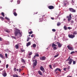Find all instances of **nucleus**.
<instances>
[{"label":"nucleus","instance_id":"nucleus-27","mask_svg":"<svg viewBox=\"0 0 77 77\" xmlns=\"http://www.w3.org/2000/svg\"><path fill=\"white\" fill-rule=\"evenodd\" d=\"M1 14L2 15L3 17H5V13L3 12H2L1 13Z\"/></svg>","mask_w":77,"mask_h":77},{"label":"nucleus","instance_id":"nucleus-30","mask_svg":"<svg viewBox=\"0 0 77 77\" xmlns=\"http://www.w3.org/2000/svg\"><path fill=\"white\" fill-rule=\"evenodd\" d=\"M32 54V52H31L29 53L28 55L29 56H31Z\"/></svg>","mask_w":77,"mask_h":77},{"label":"nucleus","instance_id":"nucleus-12","mask_svg":"<svg viewBox=\"0 0 77 77\" xmlns=\"http://www.w3.org/2000/svg\"><path fill=\"white\" fill-rule=\"evenodd\" d=\"M66 18H68L67 20L68 21H70V20H71V18L69 17L68 16H66Z\"/></svg>","mask_w":77,"mask_h":77},{"label":"nucleus","instance_id":"nucleus-14","mask_svg":"<svg viewBox=\"0 0 77 77\" xmlns=\"http://www.w3.org/2000/svg\"><path fill=\"white\" fill-rule=\"evenodd\" d=\"M31 44V42H29L28 43L26 44V46L27 47H28V46H29Z\"/></svg>","mask_w":77,"mask_h":77},{"label":"nucleus","instance_id":"nucleus-24","mask_svg":"<svg viewBox=\"0 0 77 77\" xmlns=\"http://www.w3.org/2000/svg\"><path fill=\"white\" fill-rule=\"evenodd\" d=\"M64 29L65 30H67V27L66 26H64L63 27Z\"/></svg>","mask_w":77,"mask_h":77},{"label":"nucleus","instance_id":"nucleus-44","mask_svg":"<svg viewBox=\"0 0 77 77\" xmlns=\"http://www.w3.org/2000/svg\"><path fill=\"white\" fill-rule=\"evenodd\" d=\"M8 66H9V65L8 64H7L6 65V68H8Z\"/></svg>","mask_w":77,"mask_h":77},{"label":"nucleus","instance_id":"nucleus-20","mask_svg":"<svg viewBox=\"0 0 77 77\" xmlns=\"http://www.w3.org/2000/svg\"><path fill=\"white\" fill-rule=\"evenodd\" d=\"M21 62H23V63H26V61H25V60L23 59L22 58L21 59Z\"/></svg>","mask_w":77,"mask_h":77},{"label":"nucleus","instance_id":"nucleus-41","mask_svg":"<svg viewBox=\"0 0 77 77\" xmlns=\"http://www.w3.org/2000/svg\"><path fill=\"white\" fill-rule=\"evenodd\" d=\"M49 66L51 69H52V67H51V65H49Z\"/></svg>","mask_w":77,"mask_h":77},{"label":"nucleus","instance_id":"nucleus-6","mask_svg":"<svg viewBox=\"0 0 77 77\" xmlns=\"http://www.w3.org/2000/svg\"><path fill=\"white\" fill-rule=\"evenodd\" d=\"M2 74L4 77H6L7 76V73H6V71L5 70L3 71Z\"/></svg>","mask_w":77,"mask_h":77},{"label":"nucleus","instance_id":"nucleus-25","mask_svg":"<svg viewBox=\"0 0 77 77\" xmlns=\"http://www.w3.org/2000/svg\"><path fill=\"white\" fill-rule=\"evenodd\" d=\"M15 48L16 49H18V48H19V47L18 46V45H15Z\"/></svg>","mask_w":77,"mask_h":77},{"label":"nucleus","instance_id":"nucleus-23","mask_svg":"<svg viewBox=\"0 0 77 77\" xmlns=\"http://www.w3.org/2000/svg\"><path fill=\"white\" fill-rule=\"evenodd\" d=\"M60 24H61V23L60 22H58L57 23V26H60Z\"/></svg>","mask_w":77,"mask_h":77},{"label":"nucleus","instance_id":"nucleus-49","mask_svg":"<svg viewBox=\"0 0 77 77\" xmlns=\"http://www.w3.org/2000/svg\"><path fill=\"white\" fill-rule=\"evenodd\" d=\"M34 36V35L32 34V35H31V38H33V37Z\"/></svg>","mask_w":77,"mask_h":77},{"label":"nucleus","instance_id":"nucleus-45","mask_svg":"<svg viewBox=\"0 0 77 77\" xmlns=\"http://www.w3.org/2000/svg\"><path fill=\"white\" fill-rule=\"evenodd\" d=\"M57 69H57V68L56 69H55V70L54 71V72H56V71H57Z\"/></svg>","mask_w":77,"mask_h":77},{"label":"nucleus","instance_id":"nucleus-55","mask_svg":"<svg viewBox=\"0 0 77 77\" xmlns=\"http://www.w3.org/2000/svg\"><path fill=\"white\" fill-rule=\"evenodd\" d=\"M38 14V12H35L34 13V15H35V14Z\"/></svg>","mask_w":77,"mask_h":77},{"label":"nucleus","instance_id":"nucleus-31","mask_svg":"<svg viewBox=\"0 0 77 77\" xmlns=\"http://www.w3.org/2000/svg\"><path fill=\"white\" fill-rule=\"evenodd\" d=\"M20 2H21V1H20V0H18V1H17V4H20Z\"/></svg>","mask_w":77,"mask_h":77},{"label":"nucleus","instance_id":"nucleus-26","mask_svg":"<svg viewBox=\"0 0 77 77\" xmlns=\"http://www.w3.org/2000/svg\"><path fill=\"white\" fill-rule=\"evenodd\" d=\"M5 32H7V33H10L11 32V31H10L8 30H6L5 31Z\"/></svg>","mask_w":77,"mask_h":77},{"label":"nucleus","instance_id":"nucleus-33","mask_svg":"<svg viewBox=\"0 0 77 77\" xmlns=\"http://www.w3.org/2000/svg\"><path fill=\"white\" fill-rule=\"evenodd\" d=\"M75 53V52L74 51H72L70 53V54H74Z\"/></svg>","mask_w":77,"mask_h":77},{"label":"nucleus","instance_id":"nucleus-64","mask_svg":"<svg viewBox=\"0 0 77 77\" xmlns=\"http://www.w3.org/2000/svg\"><path fill=\"white\" fill-rule=\"evenodd\" d=\"M64 5H66V3H64Z\"/></svg>","mask_w":77,"mask_h":77},{"label":"nucleus","instance_id":"nucleus-38","mask_svg":"<svg viewBox=\"0 0 77 77\" xmlns=\"http://www.w3.org/2000/svg\"><path fill=\"white\" fill-rule=\"evenodd\" d=\"M58 56H59V54H57V55L55 56L54 57H57Z\"/></svg>","mask_w":77,"mask_h":77},{"label":"nucleus","instance_id":"nucleus-15","mask_svg":"<svg viewBox=\"0 0 77 77\" xmlns=\"http://www.w3.org/2000/svg\"><path fill=\"white\" fill-rule=\"evenodd\" d=\"M57 45H55V44L54 43H52V47H57Z\"/></svg>","mask_w":77,"mask_h":77},{"label":"nucleus","instance_id":"nucleus-63","mask_svg":"<svg viewBox=\"0 0 77 77\" xmlns=\"http://www.w3.org/2000/svg\"><path fill=\"white\" fill-rule=\"evenodd\" d=\"M42 20L41 21H39V22H42Z\"/></svg>","mask_w":77,"mask_h":77},{"label":"nucleus","instance_id":"nucleus-59","mask_svg":"<svg viewBox=\"0 0 77 77\" xmlns=\"http://www.w3.org/2000/svg\"><path fill=\"white\" fill-rule=\"evenodd\" d=\"M3 69H0V71H2V70H3Z\"/></svg>","mask_w":77,"mask_h":77},{"label":"nucleus","instance_id":"nucleus-28","mask_svg":"<svg viewBox=\"0 0 77 77\" xmlns=\"http://www.w3.org/2000/svg\"><path fill=\"white\" fill-rule=\"evenodd\" d=\"M0 18L2 20V21H3V20H4V18L3 17H0Z\"/></svg>","mask_w":77,"mask_h":77},{"label":"nucleus","instance_id":"nucleus-19","mask_svg":"<svg viewBox=\"0 0 77 77\" xmlns=\"http://www.w3.org/2000/svg\"><path fill=\"white\" fill-rule=\"evenodd\" d=\"M32 47L33 48H35L36 47V45L35 44H34L32 45Z\"/></svg>","mask_w":77,"mask_h":77},{"label":"nucleus","instance_id":"nucleus-32","mask_svg":"<svg viewBox=\"0 0 77 77\" xmlns=\"http://www.w3.org/2000/svg\"><path fill=\"white\" fill-rule=\"evenodd\" d=\"M53 49L54 50H57V47L55 46L54 47Z\"/></svg>","mask_w":77,"mask_h":77},{"label":"nucleus","instance_id":"nucleus-58","mask_svg":"<svg viewBox=\"0 0 77 77\" xmlns=\"http://www.w3.org/2000/svg\"><path fill=\"white\" fill-rule=\"evenodd\" d=\"M63 21H65L66 20V19H64Z\"/></svg>","mask_w":77,"mask_h":77},{"label":"nucleus","instance_id":"nucleus-18","mask_svg":"<svg viewBox=\"0 0 77 77\" xmlns=\"http://www.w3.org/2000/svg\"><path fill=\"white\" fill-rule=\"evenodd\" d=\"M35 55L34 56V57H39V55L38 53H35Z\"/></svg>","mask_w":77,"mask_h":77},{"label":"nucleus","instance_id":"nucleus-53","mask_svg":"<svg viewBox=\"0 0 77 77\" xmlns=\"http://www.w3.org/2000/svg\"><path fill=\"white\" fill-rule=\"evenodd\" d=\"M71 23H72V24H73L74 23V21L73 20H72L71 21Z\"/></svg>","mask_w":77,"mask_h":77},{"label":"nucleus","instance_id":"nucleus-39","mask_svg":"<svg viewBox=\"0 0 77 77\" xmlns=\"http://www.w3.org/2000/svg\"><path fill=\"white\" fill-rule=\"evenodd\" d=\"M75 61H73V65H75Z\"/></svg>","mask_w":77,"mask_h":77},{"label":"nucleus","instance_id":"nucleus-47","mask_svg":"<svg viewBox=\"0 0 77 77\" xmlns=\"http://www.w3.org/2000/svg\"><path fill=\"white\" fill-rule=\"evenodd\" d=\"M69 17L70 18H71V14H70L69 15Z\"/></svg>","mask_w":77,"mask_h":77},{"label":"nucleus","instance_id":"nucleus-43","mask_svg":"<svg viewBox=\"0 0 77 77\" xmlns=\"http://www.w3.org/2000/svg\"><path fill=\"white\" fill-rule=\"evenodd\" d=\"M67 68H64L63 69V70H64V71H66V69Z\"/></svg>","mask_w":77,"mask_h":77},{"label":"nucleus","instance_id":"nucleus-57","mask_svg":"<svg viewBox=\"0 0 77 77\" xmlns=\"http://www.w3.org/2000/svg\"><path fill=\"white\" fill-rule=\"evenodd\" d=\"M13 2V0H10V2L12 3Z\"/></svg>","mask_w":77,"mask_h":77},{"label":"nucleus","instance_id":"nucleus-17","mask_svg":"<svg viewBox=\"0 0 77 77\" xmlns=\"http://www.w3.org/2000/svg\"><path fill=\"white\" fill-rule=\"evenodd\" d=\"M0 57L2 58V59H3V58H4V56H3V55L1 54H0Z\"/></svg>","mask_w":77,"mask_h":77},{"label":"nucleus","instance_id":"nucleus-29","mask_svg":"<svg viewBox=\"0 0 77 77\" xmlns=\"http://www.w3.org/2000/svg\"><path fill=\"white\" fill-rule=\"evenodd\" d=\"M11 38H12L13 39H16V38L15 36H11Z\"/></svg>","mask_w":77,"mask_h":77},{"label":"nucleus","instance_id":"nucleus-48","mask_svg":"<svg viewBox=\"0 0 77 77\" xmlns=\"http://www.w3.org/2000/svg\"><path fill=\"white\" fill-rule=\"evenodd\" d=\"M5 56L6 57H8V54H5Z\"/></svg>","mask_w":77,"mask_h":77},{"label":"nucleus","instance_id":"nucleus-3","mask_svg":"<svg viewBox=\"0 0 77 77\" xmlns=\"http://www.w3.org/2000/svg\"><path fill=\"white\" fill-rule=\"evenodd\" d=\"M17 10L16 9H14L13 11V13L14 14V15L15 16V17H17V13H16V10Z\"/></svg>","mask_w":77,"mask_h":77},{"label":"nucleus","instance_id":"nucleus-36","mask_svg":"<svg viewBox=\"0 0 77 77\" xmlns=\"http://www.w3.org/2000/svg\"><path fill=\"white\" fill-rule=\"evenodd\" d=\"M32 33H33L32 31H30L29 32V34H32Z\"/></svg>","mask_w":77,"mask_h":77},{"label":"nucleus","instance_id":"nucleus-13","mask_svg":"<svg viewBox=\"0 0 77 77\" xmlns=\"http://www.w3.org/2000/svg\"><path fill=\"white\" fill-rule=\"evenodd\" d=\"M40 69L41 71H44V68L42 66H41L40 67Z\"/></svg>","mask_w":77,"mask_h":77},{"label":"nucleus","instance_id":"nucleus-37","mask_svg":"<svg viewBox=\"0 0 77 77\" xmlns=\"http://www.w3.org/2000/svg\"><path fill=\"white\" fill-rule=\"evenodd\" d=\"M30 37H29L27 39V42H28V41H29V40L30 39Z\"/></svg>","mask_w":77,"mask_h":77},{"label":"nucleus","instance_id":"nucleus-21","mask_svg":"<svg viewBox=\"0 0 77 77\" xmlns=\"http://www.w3.org/2000/svg\"><path fill=\"white\" fill-rule=\"evenodd\" d=\"M21 53H23V52H24L25 51V50L23 49V48H22L21 50Z\"/></svg>","mask_w":77,"mask_h":77},{"label":"nucleus","instance_id":"nucleus-8","mask_svg":"<svg viewBox=\"0 0 77 77\" xmlns=\"http://www.w3.org/2000/svg\"><path fill=\"white\" fill-rule=\"evenodd\" d=\"M57 45H58V46L59 48H61V47H62V44L59 42H57Z\"/></svg>","mask_w":77,"mask_h":77},{"label":"nucleus","instance_id":"nucleus-34","mask_svg":"<svg viewBox=\"0 0 77 77\" xmlns=\"http://www.w3.org/2000/svg\"><path fill=\"white\" fill-rule=\"evenodd\" d=\"M5 19H6V20H10V19L9 18H8V17H5Z\"/></svg>","mask_w":77,"mask_h":77},{"label":"nucleus","instance_id":"nucleus-40","mask_svg":"<svg viewBox=\"0 0 77 77\" xmlns=\"http://www.w3.org/2000/svg\"><path fill=\"white\" fill-rule=\"evenodd\" d=\"M52 31L53 32H56V29H52Z\"/></svg>","mask_w":77,"mask_h":77},{"label":"nucleus","instance_id":"nucleus-35","mask_svg":"<svg viewBox=\"0 0 77 77\" xmlns=\"http://www.w3.org/2000/svg\"><path fill=\"white\" fill-rule=\"evenodd\" d=\"M57 70H58L59 71H60V72H61V70L59 68H57Z\"/></svg>","mask_w":77,"mask_h":77},{"label":"nucleus","instance_id":"nucleus-52","mask_svg":"<svg viewBox=\"0 0 77 77\" xmlns=\"http://www.w3.org/2000/svg\"><path fill=\"white\" fill-rule=\"evenodd\" d=\"M67 29H71V27H69L67 28Z\"/></svg>","mask_w":77,"mask_h":77},{"label":"nucleus","instance_id":"nucleus-16","mask_svg":"<svg viewBox=\"0 0 77 77\" xmlns=\"http://www.w3.org/2000/svg\"><path fill=\"white\" fill-rule=\"evenodd\" d=\"M38 72L40 75H42V73L41 71H39Z\"/></svg>","mask_w":77,"mask_h":77},{"label":"nucleus","instance_id":"nucleus-51","mask_svg":"<svg viewBox=\"0 0 77 77\" xmlns=\"http://www.w3.org/2000/svg\"><path fill=\"white\" fill-rule=\"evenodd\" d=\"M51 20H54V17H51Z\"/></svg>","mask_w":77,"mask_h":77},{"label":"nucleus","instance_id":"nucleus-46","mask_svg":"<svg viewBox=\"0 0 77 77\" xmlns=\"http://www.w3.org/2000/svg\"><path fill=\"white\" fill-rule=\"evenodd\" d=\"M21 69H19V72H21Z\"/></svg>","mask_w":77,"mask_h":77},{"label":"nucleus","instance_id":"nucleus-42","mask_svg":"<svg viewBox=\"0 0 77 77\" xmlns=\"http://www.w3.org/2000/svg\"><path fill=\"white\" fill-rule=\"evenodd\" d=\"M72 3L73 5V4L74 3V2L73 0H72L71 2Z\"/></svg>","mask_w":77,"mask_h":77},{"label":"nucleus","instance_id":"nucleus-9","mask_svg":"<svg viewBox=\"0 0 77 77\" xmlns=\"http://www.w3.org/2000/svg\"><path fill=\"white\" fill-rule=\"evenodd\" d=\"M37 65V61L36 60L35 62L33 63V68H35V66H36Z\"/></svg>","mask_w":77,"mask_h":77},{"label":"nucleus","instance_id":"nucleus-56","mask_svg":"<svg viewBox=\"0 0 77 77\" xmlns=\"http://www.w3.org/2000/svg\"><path fill=\"white\" fill-rule=\"evenodd\" d=\"M0 41H2V38H1V37H0Z\"/></svg>","mask_w":77,"mask_h":77},{"label":"nucleus","instance_id":"nucleus-54","mask_svg":"<svg viewBox=\"0 0 77 77\" xmlns=\"http://www.w3.org/2000/svg\"><path fill=\"white\" fill-rule=\"evenodd\" d=\"M14 71H15V72L16 71V68H14Z\"/></svg>","mask_w":77,"mask_h":77},{"label":"nucleus","instance_id":"nucleus-22","mask_svg":"<svg viewBox=\"0 0 77 77\" xmlns=\"http://www.w3.org/2000/svg\"><path fill=\"white\" fill-rule=\"evenodd\" d=\"M73 35H77V32L76 31H74L73 32Z\"/></svg>","mask_w":77,"mask_h":77},{"label":"nucleus","instance_id":"nucleus-10","mask_svg":"<svg viewBox=\"0 0 77 77\" xmlns=\"http://www.w3.org/2000/svg\"><path fill=\"white\" fill-rule=\"evenodd\" d=\"M46 59L45 56L42 57H40V59L42 60H44Z\"/></svg>","mask_w":77,"mask_h":77},{"label":"nucleus","instance_id":"nucleus-50","mask_svg":"<svg viewBox=\"0 0 77 77\" xmlns=\"http://www.w3.org/2000/svg\"><path fill=\"white\" fill-rule=\"evenodd\" d=\"M70 59V56H69L68 59H67V60H66V61H67V60H69Z\"/></svg>","mask_w":77,"mask_h":77},{"label":"nucleus","instance_id":"nucleus-62","mask_svg":"<svg viewBox=\"0 0 77 77\" xmlns=\"http://www.w3.org/2000/svg\"><path fill=\"white\" fill-rule=\"evenodd\" d=\"M45 17V15H43L42 16V17Z\"/></svg>","mask_w":77,"mask_h":77},{"label":"nucleus","instance_id":"nucleus-11","mask_svg":"<svg viewBox=\"0 0 77 77\" xmlns=\"http://www.w3.org/2000/svg\"><path fill=\"white\" fill-rule=\"evenodd\" d=\"M48 8L49 9H53L54 8V6L50 5L48 7Z\"/></svg>","mask_w":77,"mask_h":77},{"label":"nucleus","instance_id":"nucleus-60","mask_svg":"<svg viewBox=\"0 0 77 77\" xmlns=\"http://www.w3.org/2000/svg\"><path fill=\"white\" fill-rule=\"evenodd\" d=\"M29 31H32V30H31V29H29Z\"/></svg>","mask_w":77,"mask_h":77},{"label":"nucleus","instance_id":"nucleus-7","mask_svg":"<svg viewBox=\"0 0 77 77\" xmlns=\"http://www.w3.org/2000/svg\"><path fill=\"white\" fill-rule=\"evenodd\" d=\"M68 60L69 62H68V63H69V65H71L72 61H73V60H72L71 58H70V59L69 60Z\"/></svg>","mask_w":77,"mask_h":77},{"label":"nucleus","instance_id":"nucleus-5","mask_svg":"<svg viewBox=\"0 0 77 77\" xmlns=\"http://www.w3.org/2000/svg\"><path fill=\"white\" fill-rule=\"evenodd\" d=\"M68 36L69 38H71L72 39V38H74L75 37V35H72V34H71L70 35L69 34L68 35Z\"/></svg>","mask_w":77,"mask_h":77},{"label":"nucleus","instance_id":"nucleus-4","mask_svg":"<svg viewBox=\"0 0 77 77\" xmlns=\"http://www.w3.org/2000/svg\"><path fill=\"white\" fill-rule=\"evenodd\" d=\"M69 10L72 12H76L75 10H74V9L72 8H69Z\"/></svg>","mask_w":77,"mask_h":77},{"label":"nucleus","instance_id":"nucleus-1","mask_svg":"<svg viewBox=\"0 0 77 77\" xmlns=\"http://www.w3.org/2000/svg\"><path fill=\"white\" fill-rule=\"evenodd\" d=\"M14 34L15 36H17V38H20V37L22 36V34L20 32V31L18 29H17L15 31Z\"/></svg>","mask_w":77,"mask_h":77},{"label":"nucleus","instance_id":"nucleus-2","mask_svg":"<svg viewBox=\"0 0 77 77\" xmlns=\"http://www.w3.org/2000/svg\"><path fill=\"white\" fill-rule=\"evenodd\" d=\"M67 47L69 50H71V51H73V50H74V48L73 47L71 46L70 45H68Z\"/></svg>","mask_w":77,"mask_h":77},{"label":"nucleus","instance_id":"nucleus-61","mask_svg":"<svg viewBox=\"0 0 77 77\" xmlns=\"http://www.w3.org/2000/svg\"><path fill=\"white\" fill-rule=\"evenodd\" d=\"M16 70H17V71H18V69H17Z\"/></svg>","mask_w":77,"mask_h":77}]
</instances>
